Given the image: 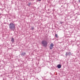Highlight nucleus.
<instances>
[{
    "instance_id": "20e7f679",
    "label": "nucleus",
    "mask_w": 80,
    "mask_h": 80,
    "mask_svg": "<svg viewBox=\"0 0 80 80\" xmlns=\"http://www.w3.org/2000/svg\"><path fill=\"white\" fill-rule=\"evenodd\" d=\"M21 56H25V55H26V53H25V52H22V53L21 54Z\"/></svg>"
},
{
    "instance_id": "423d86ee",
    "label": "nucleus",
    "mask_w": 80,
    "mask_h": 80,
    "mask_svg": "<svg viewBox=\"0 0 80 80\" xmlns=\"http://www.w3.org/2000/svg\"><path fill=\"white\" fill-rule=\"evenodd\" d=\"M11 42H12V43H13V42H14V38H12Z\"/></svg>"
},
{
    "instance_id": "f257e3e1",
    "label": "nucleus",
    "mask_w": 80,
    "mask_h": 80,
    "mask_svg": "<svg viewBox=\"0 0 80 80\" xmlns=\"http://www.w3.org/2000/svg\"><path fill=\"white\" fill-rule=\"evenodd\" d=\"M9 27L11 30L14 31L15 30V24L13 23H10V24L9 25Z\"/></svg>"
},
{
    "instance_id": "f8f14e48",
    "label": "nucleus",
    "mask_w": 80,
    "mask_h": 80,
    "mask_svg": "<svg viewBox=\"0 0 80 80\" xmlns=\"http://www.w3.org/2000/svg\"><path fill=\"white\" fill-rule=\"evenodd\" d=\"M60 23H61V24H62V23H63V22H60Z\"/></svg>"
},
{
    "instance_id": "ddd939ff",
    "label": "nucleus",
    "mask_w": 80,
    "mask_h": 80,
    "mask_svg": "<svg viewBox=\"0 0 80 80\" xmlns=\"http://www.w3.org/2000/svg\"><path fill=\"white\" fill-rule=\"evenodd\" d=\"M38 0V1H39V2L42 1V0Z\"/></svg>"
},
{
    "instance_id": "9b49d317",
    "label": "nucleus",
    "mask_w": 80,
    "mask_h": 80,
    "mask_svg": "<svg viewBox=\"0 0 80 80\" xmlns=\"http://www.w3.org/2000/svg\"><path fill=\"white\" fill-rule=\"evenodd\" d=\"M31 30H34V28L33 27L31 28Z\"/></svg>"
},
{
    "instance_id": "7ed1b4c3",
    "label": "nucleus",
    "mask_w": 80,
    "mask_h": 80,
    "mask_svg": "<svg viewBox=\"0 0 80 80\" xmlns=\"http://www.w3.org/2000/svg\"><path fill=\"white\" fill-rule=\"evenodd\" d=\"M53 46H54V44L53 43H52L50 44L49 48L51 50H52L53 48Z\"/></svg>"
},
{
    "instance_id": "9d476101",
    "label": "nucleus",
    "mask_w": 80,
    "mask_h": 80,
    "mask_svg": "<svg viewBox=\"0 0 80 80\" xmlns=\"http://www.w3.org/2000/svg\"><path fill=\"white\" fill-rule=\"evenodd\" d=\"M31 4V3L30 2H28V6H30V5Z\"/></svg>"
},
{
    "instance_id": "f03ea898",
    "label": "nucleus",
    "mask_w": 80,
    "mask_h": 80,
    "mask_svg": "<svg viewBox=\"0 0 80 80\" xmlns=\"http://www.w3.org/2000/svg\"><path fill=\"white\" fill-rule=\"evenodd\" d=\"M41 43L42 46L44 47H46L47 45H48V42L45 40L42 41L41 42Z\"/></svg>"
},
{
    "instance_id": "0eeeda50",
    "label": "nucleus",
    "mask_w": 80,
    "mask_h": 80,
    "mask_svg": "<svg viewBox=\"0 0 80 80\" xmlns=\"http://www.w3.org/2000/svg\"><path fill=\"white\" fill-rule=\"evenodd\" d=\"M55 37H56V38H58V35L57 34H55Z\"/></svg>"
},
{
    "instance_id": "39448f33",
    "label": "nucleus",
    "mask_w": 80,
    "mask_h": 80,
    "mask_svg": "<svg viewBox=\"0 0 80 80\" xmlns=\"http://www.w3.org/2000/svg\"><path fill=\"white\" fill-rule=\"evenodd\" d=\"M61 64H58L57 66V67L58 68H61Z\"/></svg>"
},
{
    "instance_id": "6e6552de",
    "label": "nucleus",
    "mask_w": 80,
    "mask_h": 80,
    "mask_svg": "<svg viewBox=\"0 0 80 80\" xmlns=\"http://www.w3.org/2000/svg\"><path fill=\"white\" fill-rule=\"evenodd\" d=\"M68 52H66V53L65 54V56H66V57H67L68 56Z\"/></svg>"
},
{
    "instance_id": "1a4fd4ad",
    "label": "nucleus",
    "mask_w": 80,
    "mask_h": 80,
    "mask_svg": "<svg viewBox=\"0 0 80 80\" xmlns=\"http://www.w3.org/2000/svg\"><path fill=\"white\" fill-rule=\"evenodd\" d=\"M68 53L69 56H70V55H72V53L70 52H69Z\"/></svg>"
}]
</instances>
